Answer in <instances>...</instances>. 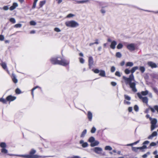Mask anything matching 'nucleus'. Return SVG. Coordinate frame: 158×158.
Segmentation results:
<instances>
[{
  "mask_svg": "<svg viewBox=\"0 0 158 158\" xmlns=\"http://www.w3.org/2000/svg\"><path fill=\"white\" fill-rule=\"evenodd\" d=\"M138 69V67L137 66L133 67L131 70V72L133 73L136 70ZM123 78L124 80L126 85L129 84L130 87L132 89V90L133 92H137V90L135 88V83L131 82L132 81H134V77L132 74L130 75L128 78H127L125 76H123Z\"/></svg>",
  "mask_w": 158,
  "mask_h": 158,
  "instance_id": "1",
  "label": "nucleus"
},
{
  "mask_svg": "<svg viewBox=\"0 0 158 158\" xmlns=\"http://www.w3.org/2000/svg\"><path fill=\"white\" fill-rule=\"evenodd\" d=\"M51 61L52 64H59L63 66H66L69 64V62L67 60L63 59L61 61L58 60L56 58H52L51 59Z\"/></svg>",
  "mask_w": 158,
  "mask_h": 158,
  "instance_id": "2",
  "label": "nucleus"
},
{
  "mask_svg": "<svg viewBox=\"0 0 158 158\" xmlns=\"http://www.w3.org/2000/svg\"><path fill=\"white\" fill-rule=\"evenodd\" d=\"M65 25L68 27H76L79 25V23L74 20L68 21L65 23Z\"/></svg>",
  "mask_w": 158,
  "mask_h": 158,
  "instance_id": "3",
  "label": "nucleus"
},
{
  "mask_svg": "<svg viewBox=\"0 0 158 158\" xmlns=\"http://www.w3.org/2000/svg\"><path fill=\"white\" fill-rule=\"evenodd\" d=\"M150 120L151 121V130L152 131L156 127V124L157 121L156 119H152V118H150Z\"/></svg>",
  "mask_w": 158,
  "mask_h": 158,
  "instance_id": "4",
  "label": "nucleus"
},
{
  "mask_svg": "<svg viewBox=\"0 0 158 158\" xmlns=\"http://www.w3.org/2000/svg\"><path fill=\"white\" fill-rule=\"evenodd\" d=\"M137 95L139 98L142 100L143 103L147 104L148 103V99L146 97H143L141 94L139 93H137Z\"/></svg>",
  "mask_w": 158,
  "mask_h": 158,
  "instance_id": "5",
  "label": "nucleus"
},
{
  "mask_svg": "<svg viewBox=\"0 0 158 158\" xmlns=\"http://www.w3.org/2000/svg\"><path fill=\"white\" fill-rule=\"evenodd\" d=\"M36 151L34 149H32L29 152V156H31L33 157V158H38L41 157V156L37 155H34V154L36 153Z\"/></svg>",
  "mask_w": 158,
  "mask_h": 158,
  "instance_id": "6",
  "label": "nucleus"
},
{
  "mask_svg": "<svg viewBox=\"0 0 158 158\" xmlns=\"http://www.w3.org/2000/svg\"><path fill=\"white\" fill-rule=\"evenodd\" d=\"M127 48L130 51H132L135 49V46L133 44L128 45L127 46Z\"/></svg>",
  "mask_w": 158,
  "mask_h": 158,
  "instance_id": "7",
  "label": "nucleus"
},
{
  "mask_svg": "<svg viewBox=\"0 0 158 158\" xmlns=\"http://www.w3.org/2000/svg\"><path fill=\"white\" fill-rule=\"evenodd\" d=\"M93 150L95 153L99 154L102 151V149L99 147H95L94 148Z\"/></svg>",
  "mask_w": 158,
  "mask_h": 158,
  "instance_id": "8",
  "label": "nucleus"
},
{
  "mask_svg": "<svg viewBox=\"0 0 158 158\" xmlns=\"http://www.w3.org/2000/svg\"><path fill=\"white\" fill-rule=\"evenodd\" d=\"M148 65L152 68H156L157 67V65L156 64L152 61H149L147 63Z\"/></svg>",
  "mask_w": 158,
  "mask_h": 158,
  "instance_id": "9",
  "label": "nucleus"
},
{
  "mask_svg": "<svg viewBox=\"0 0 158 158\" xmlns=\"http://www.w3.org/2000/svg\"><path fill=\"white\" fill-rule=\"evenodd\" d=\"M157 135V133L156 131H154L152 134L149 135L148 138L149 139H152L155 136H156Z\"/></svg>",
  "mask_w": 158,
  "mask_h": 158,
  "instance_id": "10",
  "label": "nucleus"
},
{
  "mask_svg": "<svg viewBox=\"0 0 158 158\" xmlns=\"http://www.w3.org/2000/svg\"><path fill=\"white\" fill-rule=\"evenodd\" d=\"M93 60L92 57H89V68H90L91 66L93 64Z\"/></svg>",
  "mask_w": 158,
  "mask_h": 158,
  "instance_id": "11",
  "label": "nucleus"
},
{
  "mask_svg": "<svg viewBox=\"0 0 158 158\" xmlns=\"http://www.w3.org/2000/svg\"><path fill=\"white\" fill-rule=\"evenodd\" d=\"M16 98L15 97L12 96L11 95H9L7 97L6 100L7 101H11L15 100Z\"/></svg>",
  "mask_w": 158,
  "mask_h": 158,
  "instance_id": "12",
  "label": "nucleus"
},
{
  "mask_svg": "<svg viewBox=\"0 0 158 158\" xmlns=\"http://www.w3.org/2000/svg\"><path fill=\"white\" fill-rule=\"evenodd\" d=\"M117 44V42L115 41H113L111 42V45H110V47L113 49H114L115 48V46Z\"/></svg>",
  "mask_w": 158,
  "mask_h": 158,
  "instance_id": "13",
  "label": "nucleus"
},
{
  "mask_svg": "<svg viewBox=\"0 0 158 158\" xmlns=\"http://www.w3.org/2000/svg\"><path fill=\"white\" fill-rule=\"evenodd\" d=\"M18 4L17 3L14 2L13 3V5L11 6L10 8V9L11 10H14L16 7L18 6Z\"/></svg>",
  "mask_w": 158,
  "mask_h": 158,
  "instance_id": "14",
  "label": "nucleus"
},
{
  "mask_svg": "<svg viewBox=\"0 0 158 158\" xmlns=\"http://www.w3.org/2000/svg\"><path fill=\"white\" fill-rule=\"evenodd\" d=\"M88 117L89 120L91 121L92 118V114L90 111L88 112Z\"/></svg>",
  "mask_w": 158,
  "mask_h": 158,
  "instance_id": "15",
  "label": "nucleus"
},
{
  "mask_svg": "<svg viewBox=\"0 0 158 158\" xmlns=\"http://www.w3.org/2000/svg\"><path fill=\"white\" fill-rule=\"evenodd\" d=\"M99 142L98 141H95L91 143L90 146L91 147H94L98 145L99 144Z\"/></svg>",
  "mask_w": 158,
  "mask_h": 158,
  "instance_id": "16",
  "label": "nucleus"
},
{
  "mask_svg": "<svg viewBox=\"0 0 158 158\" xmlns=\"http://www.w3.org/2000/svg\"><path fill=\"white\" fill-rule=\"evenodd\" d=\"M149 109H150L151 111L152 112H154L155 111V110H154L153 108L151 107V106H149V108L146 110L145 111V113H148L149 110Z\"/></svg>",
  "mask_w": 158,
  "mask_h": 158,
  "instance_id": "17",
  "label": "nucleus"
},
{
  "mask_svg": "<svg viewBox=\"0 0 158 158\" xmlns=\"http://www.w3.org/2000/svg\"><path fill=\"white\" fill-rule=\"evenodd\" d=\"M12 79L13 81L15 83H17V81H18L17 80L16 78L15 75L14 74H12Z\"/></svg>",
  "mask_w": 158,
  "mask_h": 158,
  "instance_id": "18",
  "label": "nucleus"
},
{
  "mask_svg": "<svg viewBox=\"0 0 158 158\" xmlns=\"http://www.w3.org/2000/svg\"><path fill=\"white\" fill-rule=\"evenodd\" d=\"M99 75L102 77H105V71L104 70H101L100 71V73Z\"/></svg>",
  "mask_w": 158,
  "mask_h": 158,
  "instance_id": "19",
  "label": "nucleus"
},
{
  "mask_svg": "<svg viewBox=\"0 0 158 158\" xmlns=\"http://www.w3.org/2000/svg\"><path fill=\"white\" fill-rule=\"evenodd\" d=\"M141 94L143 96H146L148 94V90L142 91L141 93Z\"/></svg>",
  "mask_w": 158,
  "mask_h": 158,
  "instance_id": "20",
  "label": "nucleus"
},
{
  "mask_svg": "<svg viewBox=\"0 0 158 158\" xmlns=\"http://www.w3.org/2000/svg\"><path fill=\"white\" fill-rule=\"evenodd\" d=\"M20 157H22L24 158H33V157H32L31 156H29V155H22L19 156Z\"/></svg>",
  "mask_w": 158,
  "mask_h": 158,
  "instance_id": "21",
  "label": "nucleus"
},
{
  "mask_svg": "<svg viewBox=\"0 0 158 158\" xmlns=\"http://www.w3.org/2000/svg\"><path fill=\"white\" fill-rule=\"evenodd\" d=\"M0 147L3 148H5L6 147V144L5 143L2 142L0 144Z\"/></svg>",
  "mask_w": 158,
  "mask_h": 158,
  "instance_id": "22",
  "label": "nucleus"
},
{
  "mask_svg": "<svg viewBox=\"0 0 158 158\" xmlns=\"http://www.w3.org/2000/svg\"><path fill=\"white\" fill-rule=\"evenodd\" d=\"M133 65V64L132 62H127L126 64V66H130L131 67Z\"/></svg>",
  "mask_w": 158,
  "mask_h": 158,
  "instance_id": "23",
  "label": "nucleus"
},
{
  "mask_svg": "<svg viewBox=\"0 0 158 158\" xmlns=\"http://www.w3.org/2000/svg\"><path fill=\"white\" fill-rule=\"evenodd\" d=\"M105 150H108L110 151V150H112V148L110 146H107L105 147Z\"/></svg>",
  "mask_w": 158,
  "mask_h": 158,
  "instance_id": "24",
  "label": "nucleus"
},
{
  "mask_svg": "<svg viewBox=\"0 0 158 158\" xmlns=\"http://www.w3.org/2000/svg\"><path fill=\"white\" fill-rule=\"evenodd\" d=\"M95 139L94 137H90L89 139V141L90 143H93Z\"/></svg>",
  "mask_w": 158,
  "mask_h": 158,
  "instance_id": "25",
  "label": "nucleus"
},
{
  "mask_svg": "<svg viewBox=\"0 0 158 158\" xmlns=\"http://www.w3.org/2000/svg\"><path fill=\"white\" fill-rule=\"evenodd\" d=\"M1 152L4 153H7L8 152V151L5 148H3L1 149Z\"/></svg>",
  "mask_w": 158,
  "mask_h": 158,
  "instance_id": "26",
  "label": "nucleus"
},
{
  "mask_svg": "<svg viewBox=\"0 0 158 158\" xmlns=\"http://www.w3.org/2000/svg\"><path fill=\"white\" fill-rule=\"evenodd\" d=\"M1 65L2 66V67L4 69H6V64L5 63H2L1 64Z\"/></svg>",
  "mask_w": 158,
  "mask_h": 158,
  "instance_id": "27",
  "label": "nucleus"
},
{
  "mask_svg": "<svg viewBox=\"0 0 158 158\" xmlns=\"http://www.w3.org/2000/svg\"><path fill=\"white\" fill-rule=\"evenodd\" d=\"M45 3L46 1L45 0L40 2V7H42L43 6Z\"/></svg>",
  "mask_w": 158,
  "mask_h": 158,
  "instance_id": "28",
  "label": "nucleus"
},
{
  "mask_svg": "<svg viewBox=\"0 0 158 158\" xmlns=\"http://www.w3.org/2000/svg\"><path fill=\"white\" fill-rule=\"evenodd\" d=\"M86 130H85L82 132V133L81 135V137H83L86 134Z\"/></svg>",
  "mask_w": 158,
  "mask_h": 158,
  "instance_id": "29",
  "label": "nucleus"
},
{
  "mask_svg": "<svg viewBox=\"0 0 158 158\" xmlns=\"http://www.w3.org/2000/svg\"><path fill=\"white\" fill-rule=\"evenodd\" d=\"M38 1V0H35L34 1V2L32 7L33 8H35V7L36 4Z\"/></svg>",
  "mask_w": 158,
  "mask_h": 158,
  "instance_id": "30",
  "label": "nucleus"
},
{
  "mask_svg": "<svg viewBox=\"0 0 158 158\" xmlns=\"http://www.w3.org/2000/svg\"><path fill=\"white\" fill-rule=\"evenodd\" d=\"M139 70L142 73H143L145 70V69L144 67L141 66L139 68Z\"/></svg>",
  "mask_w": 158,
  "mask_h": 158,
  "instance_id": "31",
  "label": "nucleus"
},
{
  "mask_svg": "<svg viewBox=\"0 0 158 158\" xmlns=\"http://www.w3.org/2000/svg\"><path fill=\"white\" fill-rule=\"evenodd\" d=\"M138 150H139L138 147H132V150L134 152H137Z\"/></svg>",
  "mask_w": 158,
  "mask_h": 158,
  "instance_id": "32",
  "label": "nucleus"
},
{
  "mask_svg": "<svg viewBox=\"0 0 158 158\" xmlns=\"http://www.w3.org/2000/svg\"><path fill=\"white\" fill-rule=\"evenodd\" d=\"M30 24L31 25L35 26L36 24V23L34 21H31L30 22Z\"/></svg>",
  "mask_w": 158,
  "mask_h": 158,
  "instance_id": "33",
  "label": "nucleus"
},
{
  "mask_svg": "<svg viewBox=\"0 0 158 158\" xmlns=\"http://www.w3.org/2000/svg\"><path fill=\"white\" fill-rule=\"evenodd\" d=\"M150 153L149 152H148L146 154L143 155L142 156V157L143 158H145L147 157V156H148V155H149L150 154Z\"/></svg>",
  "mask_w": 158,
  "mask_h": 158,
  "instance_id": "34",
  "label": "nucleus"
},
{
  "mask_svg": "<svg viewBox=\"0 0 158 158\" xmlns=\"http://www.w3.org/2000/svg\"><path fill=\"white\" fill-rule=\"evenodd\" d=\"M116 56L120 58L122 56V55L120 52H117L116 54Z\"/></svg>",
  "mask_w": 158,
  "mask_h": 158,
  "instance_id": "35",
  "label": "nucleus"
},
{
  "mask_svg": "<svg viewBox=\"0 0 158 158\" xmlns=\"http://www.w3.org/2000/svg\"><path fill=\"white\" fill-rule=\"evenodd\" d=\"M123 47V45L122 44H119L117 46V48L118 49L121 48Z\"/></svg>",
  "mask_w": 158,
  "mask_h": 158,
  "instance_id": "36",
  "label": "nucleus"
},
{
  "mask_svg": "<svg viewBox=\"0 0 158 158\" xmlns=\"http://www.w3.org/2000/svg\"><path fill=\"white\" fill-rule=\"evenodd\" d=\"M21 91L20 89L19 88H17L15 90V93L17 94H20L21 93Z\"/></svg>",
  "mask_w": 158,
  "mask_h": 158,
  "instance_id": "37",
  "label": "nucleus"
},
{
  "mask_svg": "<svg viewBox=\"0 0 158 158\" xmlns=\"http://www.w3.org/2000/svg\"><path fill=\"white\" fill-rule=\"evenodd\" d=\"M125 98L128 101H130L131 100V98L129 96L125 95H124Z\"/></svg>",
  "mask_w": 158,
  "mask_h": 158,
  "instance_id": "38",
  "label": "nucleus"
},
{
  "mask_svg": "<svg viewBox=\"0 0 158 158\" xmlns=\"http://www.w3.org/2000/svg\"><path fill=\"white\" fill-rule=\"evenodd\" d=\"M22 26V24H17L14 26V27L16 28L20 27Z\"/></svg>",
  "mask_w": 158,
  "mask_h": 158,
  "instance_id": "39",
  "label": "nucleus"
},
{
  "mask_svg": "<svg viewBox=\"0 0 158 158\" xmlns=\"http://www.w3.org/2000/svg\"><path fill=\"white\" fill-rule=\"evenodd\" d=\"M88 145V144L86 142H84V143L82 144V146L83 147L85 148L87 147Z\"/></svg>",
  "mask_w": 158,
  "mask_h": 158,
  "instance_id": "40",
  "label": "nucleus"
},
{
  "mask_svg": "<svg viewBox=\"0 0 158 158\" xmlns=\"http://www.w3.org/2000/svg\"><path fill=\"white\" fill-rule=\"evenodd\" d=\"M96 131V128H95V127H93L92 128V129L91 131V132L92 133H94Z\"/></svg>",
  "mask_w": 158,
  "mask_h": 158,
  "instance_id": "41",
  "label": "nucleus"
},
{
  "mask_svg": "<svg viewBox=\"0 0 158 158\" xmlns=\"http://www.w3.org/2000/svg\"><path fill=\"white\" fill-rule=\"evenodd\" d=\"M139 140H138L133 143L127 144V146H132V145H133L134 144H136L137 143H138L139 142Z\"/></svg>",
  "mask_w": 158,
  "mask_h": 158,
  "instance_id": "42",
  "label": "nucleus"
},
{
  "mask_svg": "<svg viewBox=\"0 0 158 158\" xmlns=\"http://www.w3.org/2000/svg\"><path fill=\"white\" fill-rule=\"evenodd\" d=\"M10 20L11 22L12 23H15V20L13 18H10Z\"/></svg>",
  "mask_w": 158,
  "mask_h": 158,
  "instance_id": "43",
  "label": "nucleus"
},
{
  "mask_svg": "<svg viewBox=\"0 0 158 158\" xmlns=\"http://www.w3.org/2000/svg\"><path fill=\"white\" fill-rule=\"evenodd\" d=\"M134 109L136 111H137L139 109L138 106L136 105H135L134 107Z\"/></svg>",
  "mask_w": 158,
  "mask_h": 158,
  "instance_id": "44",
  "label": "nucleus"
},
{
  "mask_svg": "<svg viewBox=\"0 0 158 158\" xmlns=\"http://www.w3.org/2000/svg\"><path fill=\"white\" fill-rule=\"evenodd\" d=\"M0 102H2L3 103H6V101L2 98H0Z\"/></svg>",
  "mask_w": 158,
  "mask_h": 158,
  "instance_id": "45",
  "label": "nucleus"
},
{
  "mask_svg": "<svg viewBox=\"0 0 158 158\" xmlns=\"http://www.w3.org/2000/svg\"><path fill=\"white\" fill-rule=\"evenodd\" d=\"M130 71L128 69H126L125 70V73L127 74H128L130 73Z\"/></svg>",
  "mask_w": 158,
  "mask_h": 158,
  "instance_id": "46",
  "label": "nucleus"
},
{
  "mask_svg": "<svg viewBox=\"0 0 158 158\" xmlns=\"http://www.w3.org/2000/svg\"><path fill=\"white\" fill-rule=\"evenodd\" d=\"M74 16V15L72 14H70L68 15L67 16V18H70Z\"/></svg>",
  "mask_w": 158,
  "mask_h": 158,
  "instance_id": "47",
  "label": "nucleus"
},
{
  "mask_svg": "<svg viewBox=\"0 0 158 158\" xmlns=\"http://www.w3.org/2000/svg\"><path fill=\"white\" fill-rule=\"evenodd\" d=\"M115 70V68L114 66H112L111 68V71L112 72H114Z\"/></svg>",
  "mask_w": 158,
  "mask_h": 158,
  "instance_id": "48",
  "label": "nucleus"
},
{
  "mask_svg": "<svg viewBox=\"0 0 158 158\" xmlns=\"http://www.w3.org/2000/svg\"><path fill=\"white\" fill-rule=\"evenodd\" d=\"M54 31L56 32H60L61 30H60V29L57 27H56L54 29Z\"/></svg>",
  "mask_w": 158,
  "mask_h": 158,
  "instance_id": "49",
  "label": "nucleus"
},
{
  "mask_svg": "<svg viewBox=\"0 0 158 158\" xmlns=\"http://www.w3.org/2000/svg\"><path fill=\"white\" fill-rule=\"evenodd\" d=\"M38 87H39L38 86H36V87L33 88L31 90H32L31 94H32V95H33V91H34V90L36 89L37 88H38Z\"/></svg>",
  "mask_w": 158,
  "mask_h": 158,
  "instance_id": "50",
  "label": "nucleus"
},
{
  "mask_svg": "<svg viewBox=\"0 0 158 158\" xmlns=\"http://www.w3.org/2000/svg\"><path fill=\"white\" fill-rule=\"evenodd\" d=\"M154 110H156L157 111V112L158 113V106L157 105H156L154 106Z\"/></svg>",
  "mask_w": 158,
  "mask_h": 158,
  "instance_id": "51",
  "label": "nucleus"
},
{
  "mask_svg": "<svg viewBox=\"0 0 158 158\" xmlns=\"http://www.w3.org/2000/svg\"><path fill=\"white\" fill-rule=\"evenodd\" d=\"M93 70L95 73H98L100 72L99 70L97 69H96L94 70Z\"/></svg>",
  "mask_w": 158,
  "mask_h": 158,
  "instance_id": "52",
  "label": "nucleus"
},
{
  "mask_svg": "<svg viewBox=\"0 0 158 158\" xmlns=\"http://www.w3.org/2000/svg\"><path fill=\"white\" fill-rule=\"evenodd\" d=\"M79 60H80V62L81 63H83L84 62V60L83 59V58H79Z\"/></svg>",
  "mask_w": 158,
  "mask_h": 158,
  "instance_id": "53",
  "label": "nucleus"
},
{
  "mask_svg": "<svg viewBox=\"0 0 158 158\" xmlns=\"http://www.w3.org/2000/svg\"><path fill=\"white\" fill-rule=\"evenodd\" d=\"M115 75L118 76L119 77H120L121 76V75L120 74V73L119 72L117 71L115 73Z\"/></svg>",
  "mask_w": 158,
  "mask_h": 158,
  "instance_id": "54",
  "label": "nucleus"
},
{
  "mask_svg": "<svg viewBox=\"0 0 158 158\" xmlns=\"http://www.w3.org/2000/svg\"><path fill=\"white\" fill-rule=\"evenodd\" d=\"M89 1V0H83L82 1H79V3H85V2H87Z\"/></svg>",
  "mask_w": 158,
  "mask_h": 158,
  "instance_id": "55",
  "label": "nucleus"
},
{
  "mask_svg": "<svg viewBox=\"0 0 158 158\" xmlns=\"http://www.w3.org/2000/svg\"><path fill=\"white\" fill-rule=\"evenodd\" d=\"M156 143L153 142L151 143L150 144V145L151 146H156Z\"/></svg>",
  "mask_w": 158,
  "mask_h": 158,
  "instance_id": "56",
  "label": "nucleus"
},
{
  "mask_svg": "<svg viewBox=\"0 0 158 158\" xmlns=\"http://www.w3.org/2000/svg\"><path fill=\"white\" fill-rule=\"evenodd\" d=\"M4 38V36L3 35H0V40H3Z\"/></svg>",
  "mask_w": 158,
  "mask_h": 158,
  "instance_id": "57",
  "label": "nucleus"
},
{
  "mask_svg": "<svg viewBox=\"0 0 158 158\" xmlns=\"http://www.w3.org/2000/svg\"><path fill=\"white\" fill-rule=\"evenodd\" d=\"M3 9L5 10H7L9 9V8L7 6H5L3 7Z\"/></svg>",
  "mask_w": 158,
  "mask_h": 158,
  "instance_id": "58",
  "label": "nucleus"
},
{
  "mask_svg": "<svg viewBox=\"0 0 158 158\" xmlns=\"http://www.w3.org/2000/svg\"><path fill=\"white\" fill-rule=\"evenodd\" d=\"M70 158H81V157L79 156H75L71 157Z\"/></svg>",
  "mask_w": 158,
  "mask_h": 158,
  "instance_id": "59",
  "label": "nucleus"
},
{
  "mask_svg": "<svg viewBox=\"0 0 158 158\" xmlns=\"http://www.w3.org/2000/svg\"><path fill=\"white\" fill-rule=\"evenodd\" d=\"M111 84L112 86H115L116 85V83L114 82H111Z\"/></svg>",
  "mask_w": 158,
  "mask_h": 158,
  "instance_id": "60",
  "label": "nucleus"
},
{
  "mask_svg": "<svg viewBox=\"0 0 158 158\" xmlns=\"http://www.w3.org/2000/svg\"><path fill=\"white\" fill-rule=\"evenodd\" d=\"M124 103L128 105H129L130 104V102L128 101H126V100H124Z\"/></svg>",
  "mask_w": 158,
  "mask_h": 158,
  "instance_id": "61",
  "label": "nucleus"
},
{
  "mask_svg": "<svg viewBox=\"0 0 158 158\" xmlns=\"http://www.w3.org/2000/svg\"><path fill=\"white\" fill-rule=\"evenodd\" d=\"M149 143V141H144L143 144H148Z\"/></svg>",
  "mask_w": 158,
  "mask_h": 158,
  "instance_id": "62",
  "label": "nucleus"
},
{
  "mask_svg": "<svg viewBox=\"0 0 158 158\" xmlns=\"http://www.w3.org/2000/svg\"><path fill=\"white\" fill-rule=\"evenodd\" d=\"M132 109L131 107H129L128 109V110L129 112H131L132 110Z\"/></svg>",
  "mask_w": 158,
  "mask_h": 158,
  "instance_id": "63",
  "label": "nucleus"
},
{
  "mask_svg": "<svg viewBox=\"0 0 158 158\" xmlns=\"http://www.w3.org/2000/svg\"><path fill=\"white\" fill-rule=\"evenodd\" d=\"M153 90L154 91L156 92V93H157L158 92V91H157V89L156 88H153Z\"/></svg>",
  "mask_w": 158,
  "mask_h": 158,
  "instance_id": "64",
  "label": "nucleus"
}]
</instances>
